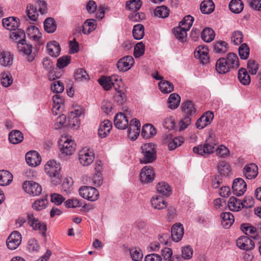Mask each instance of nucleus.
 I'll list each match as a JSON object with an SVG mask.
<instances>
[{"label": "nucleus", "mask_w": 261, "mask_h": 261, "mask_svg": "<svg viewBox=\"0 0 261 261\" xmlns=\"http://www.w3.org/2000/svg\"><path fill=\"white\" fill-rule=\"evenodd\" d=\"M61 169L60 164L54 160H49L45 165V172L50 177L51 182L55 185L60 184L62 181Z\"/></svg>", "instance_id": "1"}, {"label": "nucleus", "mask_w": 261, "mask_h": 261, "mask_svg": "<svg viewBox=\"0 0 261 261\" xmlns=\"http://www.w3.org/2000/svg\"><path fill=\"white\" fill-rule=\"evenodd\" d=\"M142 158L140 163L148 164L153 162L156 159V151L155 145L152 143H146L141 147Z\"/></svg>", "instance_id": "2"}, {"label": "nucleus", "mask_w": 261, "mask_h": 261, "mask_svg": "<svg viewBox=\"0 0 261 261\" xmlns=\"http://www.w3.org/2000/svg\"><path fill=\"white\" fill-rule=\"evenodd\" d=\"M213 136L212 134H210L208 138L206 140L205 143L203 145L194 147L193 149V152L202 156L213 153L215 146L217 144L216 142L213 141Z\"/></svg>", "instance_id": "3"}, {"label": "nucleus", "mask_w": 261, "mask_h": 261, "mask_svg": "<svg viewBox=\"0 0 261 261\" xmlns=\"http://www.w3.org/2000/svg\"><path fill=\"white\" fill-rule=\"evenodd\" d=\"M79 192L81 197L91 201H96L99 197L98 191L91 186H82L80 188Z\"/></svg>", "instance_id": "4"}, {"label": "nucleus", "mask_w": 261, "mask_h": 261, "mask_svg": "<svg viewBox=\"0 0 261 261\" xmlns=\"http://www.w3.org/2000/svg\"><path fill=\"white\" fill-rule=\"evenodd\" d=\"M27 217L28 224L35 230H39L41 234L44 235L46 231V225L45 223L39 221L32 213H28Z\"/></svg>", "instance_id": "5"}, {"label": "nucleus", "mask_w": 261, "mask_h": 261, "mask_svg": "<svg viewBox=\"0 0 261 261\" xmlns=\"http://www.w3.org/2000/svg\"><path fill=\"white\" fill-rule=\"evenodd\" d=\"M21 241V233L17 231H13L7 240V246L10 250H15L20 245Z\"/></svg>", "instance_id": "6"}, {"label": "nucleus", "mask_w": 261, "mask_h": 261, "mask_svg": "<svg viewBox=\"0 0 261 261\" xmlns=\"http://www.w3.org/2000/svg\"><path fill=\"white\" fill-rule=\"evenodd\" d=\"M22 187L27 193L34 196L39 195L42 191L41 186L34 181H24Z\"/></svg>", "instance_id": "7"}, {"label": "nucleus", "mask_w": 261, "mask_h": 261, "mask_svg": "<svg viewBox=\"0 0 261 261\" xmlns=\"http://www.w3.org/2000/svg\"><path fill=\"white\" fill-rule=\"evenodd\" d=\"M155 177V173L153 168L150 166L144 167L140 173V181L143 184L152 182Z\"/></svg>", "instance_id": "8"}, {"label": "nucleus", "mask_w": 261, "mask_h": 261, "mask_svg": "<svg viewBox=\"0 0 261 261\" xmlns=\"http://www.w3.org/2000/svg\"><path fill=\"white\" fill-rule=\"evenodd\" d=\"M61 141L63 142V144L60 147L62 152L67 155L72 154L75 151L76 147L74 141L67 137H62Z\"/></svg>", "instance_id": "9"}, {"label": "nucleus", "mask_w": 261, "mask_h": 261, "mask_svg": "<svg viewBox=\"0 0 261 261\" xmlns=\"http://www.w3.org/2000/svg\"><path fill=\"white\" fill-rule=\"evenodd\" d=\"M17 48L20 53L27 56V60L29 62H31L33 61L34 56L31 54L32 46L27 43L25 39H22L18 41Z\"/></svg>", "instance_id": "10"}, {"label": "nucleus", "mask_w": 261, "mask_h": 261, "mask_svg": "<svg viewBox=\"0 0 261 261\" xmlns=\"http://www.w3.org/2000/svg\"><path fill=\"white\" fill-rule=\"evenodd\" d=\"M140 121L137 119H133L130 121L127 133L130 140L134 141L137 139L140 132Z\"/></svg>", "instance_id": "11"}, {"label": "nucleus", "mask_w": 261, "mask_h": 261, "mask_svg": "<svg viewBox=\"0 0 261 261\" xmlns=\"http://www.w3.org/2000/svg\"><path fill=\"white\" fill-rule=\"evenodd\" d=\"M94 159V153L90 149H84L79 152L80 162L84 166L90 165L93 162Z\"/></svg>", "instance_id": "12"}, {"label": "nucleus", "mask_w": 261, "mask_h": 261, "mask_svg": "<svg viewBox=\"0 0 261 261\" xmlns=\"http://www.w3.org/2000/svg\"><path fill=\"white\" fill-rule=\"evenodd\" d=\"M247 184L241 178H238L234 180L232 184V192L238 196L242 195L246 190Z\"/></svg>", "instance_id": "13"}, {"label": "nucleus", "mask_w": 261, "mask_h": 261, "mask_svg": "<svg viewBox=\"0 0 261 261\" xmlns=\"http://www.w3.org/2000/svg\"><path fill=\"white\" fill-rule=\"evenodd\" d=\"M236 244L239 248L246 251L251 250L254 248V242L247 236L240 237L237 240Z\"/></svg>", "instance_id": "14"}, {"label": "nucleus", "mask_w": 261, "mask_h": 261, "mask_svg": "<svg viewBox=\"0 0 261 261\" xmlns=\"http://www.w3.org/2000/svg\"><path fill=\"white\" fill-rule=\"evenodd\" d=\"M214 118L212 112L207 111L202 115L196 121V126L198 129H202L210 124Z\"/></svg>", "instance_id": "15"}, {"label": "nucleus", "mask_w": 261, "mask_h": 261, "mask_svg": "<svg viewBox=\"0 0 261 261\" xmlns=\"http://www.w3.org/2000/svg\"><path fill=\"white\" fill-rule=\"evenodd\" d=\"M134 63L132 56H127L121 58L117 63V67L120 71H126L129 70Z\"/></svg>", "instance_id": "16"}, {"label": "nucleus", "mask_w": 261, "mask_h": 261, "mask_svg": "<svg viewBox=\"0 0 261 261\" xmlns=\"http://www.w3.org/2000/svg\"><path fill=\"white\" fill-rule=\"evenodd\" d=\"M208 52V49L206 46H199L195 49L194 56L199 59L203 64H206L209 61Z\"/></svg>", "instance_id": "17"}, {"label": "nucleus", "mask_w": 261, "mask_h": 261, "mask_svg": "<svg viewBox=\"0 0 261 261\" xmlns=\"http://www.w3.org/2000/svg\"><path fill=\"white\" fill-rule=\"evenodd\" d=\"M114 123L116 128L120 129H124L128 125V120L124 114L120 112L115 115Z\"/></svg>", "instance_id": "18"}, {"label": "nucleus", "mask_w": 261, "mask_h": 261, "mask_svg": "<svg viewBox=\"0 0 261 261\" xmlns=\"http://www.w3.org/2000/svg\"><path fill=\"white\" fill-rule=\"evenodd\" d=\"M184 233V229L182 224L176 223L173 225L171 230V236L174 242H178L181 240Z\"/></svg>", "instance_id": "19"}, {"label": "nucleus", "mask_w": 261, "mask_h": 261, "mask_svg": "<svg viewBox=\"0 0 261 261\" xmlns=\"http://www.w3.org/2000/svg\"><path fill=\"white\" fill-rule=\"evenodd\" d=\"M25 161L29 165L35 167L40 164L41 158L36 151H30L25 154Z\"/></svg>", "instance_id": "20"}, {"label": "nucleus", "mask_w": 261, "mask_h": 261, "mask_svg": "<svg viewBox=\"0 0 261 261\" xmlns=\"http://www.w3.org/2000/svg\"><path fill=\"white\" fill-rule=\"evenodd\" d=\"M243 172L246 178L253 179L258 174V167L253 163L248 164L245 166Z\"/></svg>", "instance_id": "21"}, {"label": "nucleus", "mask_w": 261, "mask_h": 261, "mask_svg": "<svg viewBox=\"0 0 261 261\" xmlns=\"http://www.w3.org/2000/svg\"><path fill=\"white\" fill-rule=\"evenodd\" d=\"M4 28L9 30H15L19 25L18 18L14 17H9L4 18L2 20Z\"/></svg>", "instance_id": "22"}, {"label": "nucleus", "mask_w": 261, "mask_h": 261, "mask_svg": "<svg viewBox=\"0 0 261 261\" xmlns=\"http://www.w3.org/2000/svg\"><path fill=\"white\" fill-rule=\"evenodd\" d=\"M182 110L186 116L191 117L196 114V109L194 104L191 100H187L182 103Z\"/></svg>", "instance_id": "23"}, {"label": "nucleus", "mask_w": 261, "mask_h": 261, "mask_svg": "<svg viewBox=\"0 0 261 261\" xmlns=\"http://www.w3.org/2000/svg\"><path fill=\"white\" fill-rule=\"evenodd\" d=\"M112 127V123L109 120H105L101 123L98 130V135L100 138H105L110 133Z\"/></svg>", "instance_id": "24"}, {"label": "nucleus", "mask_w": 261, "mask_h": 261, "mask_svg": "<svg viewBox=\"0 0 261 261\" xmlns=\"http://www.w3.org/2000/svg\"><path fill=\"white\" fill-rule=\"evenodd\" d=\"M46 48L48 54L53 57L56 58L60 54V46L59 44L56 41H51L48 43Z\"/></svg>", "instance_id": "25"}, {"label": "nucleus", "mask_w": 261, "mask_h": 261, "mask_svg": "<svg viewBox=\"0 0 261 261\" xmlns=\"http://www.w3.org/2000/svg\"><path fill=\"white\" fill-rule=\"evenodd\" d=\"M151 206L158 210L165 208L167 204L164 198L161 196L156 195L153 196L150 200Z\"/></svg>", "instance_id": "26"}, {"label": "nucleus", "mask_w": 261, "mask_h": 261, "mask_svg": "<svg viewBox=\"0 0 261 261\" xmlns=\"http://www.w3.org/2000/svg\"><path fill=\"white\" fill-rule=\"evenodd\" d=\"M215 68L217 72L219 74H225L230 70L227 64L226 59L224 58H220L217 60Z\"/></svg>", "instance_id": "27"}, {"label": "nucleus", "mask_w": 261, "mask_h": 261, "mask_svg": "<svg viewBox=\"0 0 261 261\" xmlns=\"http://www.w3.org/2000/svg\"><path fill=\"white\" fill-rule=\"evenodd\" d=\"M220 216L221 224L225 228H229L234 221V216L230 212L222 213Z\"/></svg>", "instance_id": "28"}, {"label": "nucleus", "mask_w": 261, "mask_h": 261, "mask_svg": "<svg viewBox=\"0 0 261 261\" xmlns=\"http://www.w3.org/2000/svg\"><path fill=\"white\" fill-rule=\"evenodd\" d=\"M13 56L9 52L3 51L0 53V64L3 66H11L13 64Z\"/></svg>", "instance_id": "29"}, {"label": "nucleus", "mask_w": 261, "mask_h": 261, "mask_svg": "<svg viewBox=\"0 0 261 261\" xmlns=\"http://www.w3.org/2000/svg\"><path fill=\"white\" fill-rule=\"evenodd\" d=\"M82 114L81 111L75 110V112H71L69 117V125L74 128H78L80 125L79 117Z\"/></svg>", "instance_id": "30"}, {"label": "nucleus", "mask_w": 261, "mask_h": 261, "mask_svg": "<svg viewBox=\"0 0 261 261\" xmlns=\"http://www.w3.org/2000/svg\"><path fill=\"white\" fill-rule=\"evenodd\" d=\"M156 129L151 124L144 125L142 129L141 135L144 138L149 139L156 134Z\"/></svg>", "instance_id": "31"}, {"label": "nucleus", "mask_w": 261, "mask_h": 261, "mask_svg": "<svg viewBox=\"0 0 261 261\" xmlns=\"http://www.w3.org/2000/svg\"><path fill=\"white\" fill-rule=\"evenodd\" d=\"M200 8L203 14H210L215 9V5L212 0H204L200 4Z\"/></svg>", "instance_id": "32"}, {"label": "nucleus", "mask_w": 261, "mask_h": 261, "mask_svg": "<svg viewBox=\"0 0 261 261\" xmlns=\"http://www.w3.org/2000/svg\"><path fill=\"white\" fill-rule=\"evenodd\" d=\"M218 171L221 176H228L231 173V168L227 162L222 161L218 163Z\"/></svg>", "instance_id": "33"}, {"label": "nucleus", "mask_w": 261, "mask_h": 261, "mask_svg": "<svg viewBox=\"0 0 261 261\" xmlns=\"http://www.w3.org/2000/svg\"><path fill=\"white\" fill-rule=\"evenodd\" d=\"M13 175L8 171H0V186H6L9 185L12 181Z\"/></svg>", "instance_id": "34"}, {"label": "nucleus", "mask_w": 261, "mask_h": 261, "mask_svg": "<svg viewBox=\"0 0 261 261\" xmlns=\"http://www.w3.org/2000/svg\"><path fill=\"white\" fill-rule=\"evenodd\" d=\"M9 140L12 144H16L19 143L23 140V135L18 130H12L9 133Z\"/></svg>", "instance_id": "35"}, {"label": "nucleus", "mask_w": 261, "mask_h": 261, "mask_svg": "<svg viewBox=\"0 0 261 261\" xmlns=\"http://www.w3.org/2000/svg\"><path fill=\"white\" fill-rule=\"evenodd\" d=\"M227 64L230 68H237L240 65L239 60L237 55L233 53H230L227 55Z\"/></svg>", "instance_id": "36"}, {"label": "nucleus", "mask_w": 261, "mask_h": 261, "mask_svg": "<svg viewBox=\"0 0 261 261\" xmlns=\"http://www.w3.org/2000/svg\"><path fill=\"white\" fill-rule=\"evenodd\" d=\"M238 77L240 82L244 85H248L250 83V76L245 68H242L239 69Z\"/></svg>", "instance_id": "37"}, {"label": "nucleus", "mask_w": 261, "mask_h": 261, "mask_svg": "<svg viewBox=\"0 0 261 261\" xmlns=\"http://www.w3.org/2000/svg\"><path fill=\"white\" fill-rule=\"evenodd\" d=\"M230 10L234 13H240L244 8V4L241 0H231L229 4Z\"/></svg>", "instance_id": "38"}, {"label": "nucleus", "mask_w": 261, "mask_h": 261, "mask_svg": "<svg viewBox=\"0 0 261 261\" xmlns=\"http://www.w3.org/2000/svg\"><path fill=\"white\" fill-rule=\"evenodd\" d=\"M44 28L48 33H53L57 29V24L55 19L51 17L45 19L44 21Z\"/></svg>", "instance_id": "39"}, {"label": "nucleus", "mask_w": 261, "mask_h": 261, "mask_svg": "<svg viewBox=\"0 0 261 261\" xmlns=\"http://www.w3.org/2000/svg\"><path fill=\"white\" fill-rule=\"evenodd\" d=\"M98 82L99 84L102 86L103 89L107 91L109 90L112 88V86L116 90H117L116 85H118V87L119 86V85L118 83H112L109 77H102L101 79L98 80Z\"/></svg>", "instance_id": "40"}, {"label": "nucleus", "mask_w": 261, "mask_h": 261, "mask_svg": "<svg viewBox=\"0 0 261 261\" xmlns=\"http://www.w3.org/2000/svg\"><path fill=\"white\" fill-rule=\"evenodd\" d=\"M215 33L213 30L210 28H205L201 32V37L206 42H210L214 40Z\"/></svg>", "instance_id": "41"}, {"label": "nucleus", "mask_w": 261, "mask_h": 261, "mask_svg": "<svg viewBox=\"0 0 261 261\" xmlns=\"http://www.w3.org/2000/svg\"><path fill=\"white\" fill-rule=\"evenodd\" d=\"M180 101V97L176 93H172L170 95L168 100V108L170 109H175L177 108Z\"/></svg>", "instance_id": "42"}, {"label": "nucleus", "mask_w": 261, "mask_h": 261, "mask_svg": "<svg viewBox=\"0 0 261 261\" xmlns=\"http://www.w3.org/2000/svg\"><path fill=\"white\" fill-rule=\"evenodd\" d=\"M241 201L234 197H231L228 202V206L231 211H239L242 208Z\"/></svg>", "instance_id": "43"}, {"label": "nucleus", "mask_w": 261, "mask_h": 261, "mask_svg": "<svg viewBox=\"0 0 261 261\" xmlns=\"http://www.w3.org/2000/svg\"><path fill=\"white\" fill-rule=\"evenodd\" d=\"M157 191L164 196H169L171 193L169 185L165 182H159L156 186Z\"/></svg>", "instance_id": "44"}, {"label": "nucleus", "mask_w": 261, "mask_h": 261, "mask_svg": "<svg viewBox=\"0 0 261 261\" xmlns=\"http://www.w3.org/2000/svg\"><path fill=\"white\" fill-rule=\"evenodd\" d=\"M53 106L52 109L53 113L55 112L57 114V111L59 110L64 106V100L59 95L56 94L53 96Z\"/></svg>", "instance_id": "45"}, {"label": "nucleus", "mask_w": 261, "mask_h": 261, "mask_svg": "<svg viewBox=\"0 0 261 261\" xmlns=\"http://www.w3.org/2000/svg\"><path fill=\"white\" fill-rule=\"evenodd\" d=\"M133 35L136 40L141 39L144 35V27L142 24H137L134 26Z\"/></svg>", "instance_id": "46"}, {"label": "nucleus", "mask_w": 261, "mask_h": 261, "mask_svg": "<svg viewBox=\"0 0 261 261\" xmlns=\"http://www.w3.org/2000/svg\"><path fill=\"white\" fill-rule=\"evenodd\" d=\"M26 13L30 20L32 21H36L37 20L38 12L36 7L31 4L28 5L26 9Z\"/></svg>", "instance_id": "47"}, {"label": "nucleus", "mask_w": 261, "mask_h": 261, "mask_svg": "<svg viewBox=\"0 0 261 261\" xmlns=\"http://www.w3.org/2000/svg\"><path fill=\"white\" fill-rule=\"evenodd\" d=\"M27 248L30 252L35 253L39 251L40 245L37 240L31 238L28 241Z\"/></svg>", "instance_id": "48"}, {"label": "nucleus", "mask_w": 261, "mask_h": 261, "mask_svg": "<svg viewBox=\"0 0 261 261\" xmlns=\"http://www.w3.org/2000/svg\"><path fill=\"white\" fill-rule=\"evenodd\" d=\"M155 16L160 18H165L167 17L169 14V10L167 7L163 5L157 7L154 10Z\"/></svg>", "instance_id": "49"}, {"label": "nucleus", "mask_w": 261, "mask_h": 261, "mask_svg": "<svg viewBox=\"0 0 261 261\" xmlns=\"http://www.w3.org/2000/svg\"><path fill=\"white\" fill-rule=\"evenodd\" d=\"M160 90L164 93H169L173 91V85L168 81H161L159 83Z\"/></svg>", "instance_id": "50"}, {"label": "nucleus", "mask_w": 261, "mask_h": 261, "mask_svg": "<svg viewBox=\"0 0 261 261\" xmlns=\"http://www.w3.org/2000/svg\"><path fill=\"white\" fill-rule=\"evenodd\" d=\"M74 78L76 81L81 82L89 79L88 74L83 68H79L74 72Z\"/></svg>", "instance_id": "51"}, {"label": "nucleus", "mask_w": 261, "mask_h": 261, "mask_svg": "<svg viewBox=\"0 0 261 261\" xmlns=\"http://www.w3.org/2000/svg\"><path fill=\"white\" fill-rule=\"evenodd\" d=\"M187 31V30H185L184 28L179 26L174 29V33L176 38L182 42L186 40Z\"/></svg>", "instance_id": "52"}, {"label": "nucleus", "mask_w": 261, "mask_h": 261, "mask_svg": "<svg viewBox=\"0 0 261 261\" xmlns=\"http://www.w3.org/2000/svg\"><path fill=\"white\" fill-rule=\"evenodd\" d=\"M193 21L194 18L191 15H187L180 21L179 26L185 30L189 31L192 27Z\"/></svg>", "instance_id": "53"}, {"label": "nucleus", "mask_w": 261, "mask_h": 261, "mask_svg": "<svg viewBox=\"0 0 261 261\" xmlns=\"http://www.w3.org/2000/svg\"><path fill=\"white\" fill-rule=\"evenodd\" d=\"M142 5L141 0H130L126 4V7L129 10L134 11H138Z\"/></svg>", "instance_id": "54"}, {"label": "nucleus", "mask_w": 261, "mask_h": 261, "mask_svg": "<svg viewBox=\"0 0 261 261\" xmlns=\"http://www.w3.org/2000/svg\"><path fill=\"white\" fill-rule=\"evenodd\" d=\"M185 141V139L182 137H175L169 142L168 148L170 150L175 149L177 147L180 146Z\"/></svg>", "instance_id": "55"}, {"label": "nucleus", "mask_w": 261, "mask_h": 261, "mask_svg": "<svg viewBox=\"0 0 261 261\" xmlns=\"http://www.w3.org/2000/svg\"><path fill=\"white\" fill-rule=\"evenodd\" d=\"M249 47L246 43H243L239 48V55L242 60H246L249 55Z\"/></svg>", "instance_id": "56"}, {"label": "nucleus", "mask_w": 261, "mask_h": 261, "mask_svg": "<svg viewBox=\"0 0 261 261\" xmlns=\"http://www.w3.org/2000/svg\"><path fill=\"white\" fill-rule=\"evenodd\" d=\"M227 43L224 41L217 42L214 46V51L216 53H224L227 50Z\"/></svg>", "instance_id": "57"}, {"label": "nucleus", "mask_w": 261, "mask_h": 261, "mask_svg": "<svg viewBox=\"0 0 261 261\" xmlns=\"http://www.w3.org/2000/svg\"><path fill=\"white\" fill-rule=\"evenodd\" d=\"M87 27H88V33H91L96 29V20L94 19H87L82 25V31H85Z\"/></svg>", "instance_id": "58"}, {"label": "nucleus", "mask_w": 261, "mask_h": 261, "mask_svg": "<svg viewBox=\"0 0 261 261\" xmlns=\"http://www.w3.org/2000/svg\"><path fill=\"white\" fill-rule=\"evenodd\" d=\"M131 257L134 261H141L143 255L142 251L138 248H134L129 250Z\"/></svg>", "instance_id": "59"}, {"label": "nucleus", "mask_w": 261, "mask_h": 261, "mask_svg": "<svg viewBox=\"0 0 261 261\" xmlns=\"http://www.w3.org/2000/svg\"><path fill=\"white\" fill-rule=\"evenodd\" d=\"M231 40L234 45H239L243 41V35L242 32L234 31L231 35Z\"/></svg>", "instance_id": "60"}, {"label": "nucleus", "mask_w": 261, "mask_h": 261, "mask_svg": "<svg viewBox=\"0 0 261 261\" xmlns=\"http://www.w3.org/2000/svg\"><path fill=\"white\" fill-rule=\"evenodd\" d=\"M71 57L70 56H64L60 57L57 60V66L60 68H63L67 66L70 63Z\"/></svg>", "instance_id": "61"}, {"label": "nucleus", "mask_w": 261, "mask_h": 261, "mask_svg": "<svg viewBox=\"0 0 261 261\" xmlns=\"http://www.w3.org/2000/svg\"><path fill=\"white\" fill-rule=\"evenodd\" d=\"M145 51V45L142 42H139L134 47V55L135 58H139L142 56Z\"/></svg>", "instance_id": "62"}, {"label": "nucleus", "mask_w": 261, "mask_h": 261, "mask_svg": "<svg viewBox=\"0 0 261 261\" xmlns=\"http://www.w3.org/2000/svg\"><path fill=\"white\" fill-rule=\"evenodd\" d=\"M47 204V199L46 198H42L36 200L33 204L32 206L34 209L37 211H41L46 207Z\"/></svg>", "instance_id": "63"}, {"label": "nucleus", "mask_w": 261, "mask_h": 261, "mask_svg": "<svg viewBox=\"0 0 261 261\" xmlns=\"http://www.w3.org/2000/svg\"><path fill=\"white\" fill-rule=\"evenodd\" d=\"M13 83V79L10 73H2L1 84L5 87L10 86Z\"/></svg>", "instance_id": "64"}]
</instances>
